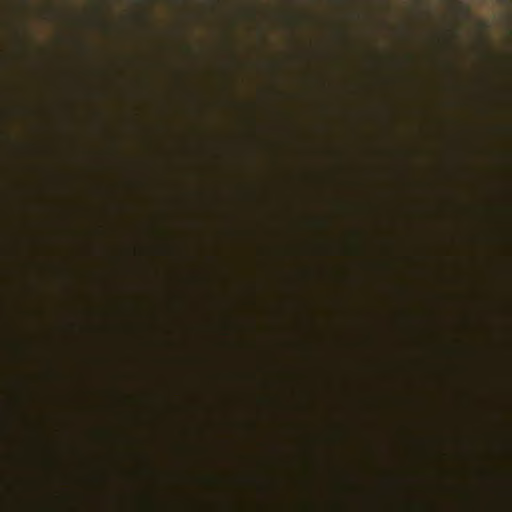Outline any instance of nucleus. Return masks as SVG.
Listing matches in <instances>:
<instances>
[{
	"mask_svg": "<svg viewBox=\"0 0 512 512\" xmlns=\"http://www.w3.org/2000/svg\"><path fill=\"white\" fill-rule=\"evenodd\" d=\"M443 353H444V357L447 355V346L446 344L444 343V347H443Z\"/></svg>",
	"mask_w": 512,
	"mask_h": 512,
	"instance_id": "nucleus-1",
	"label": "nucleus"
}]
</instances>
